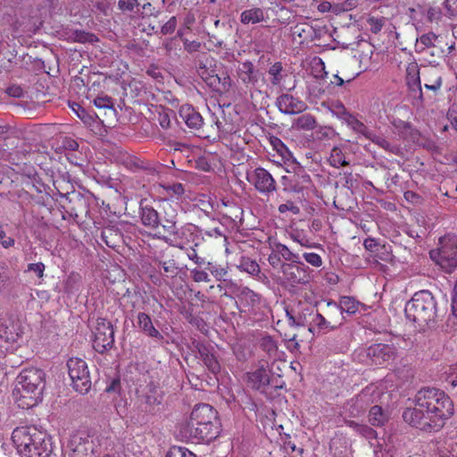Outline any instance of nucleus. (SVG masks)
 <instances>
[{"mask_svg": "<svg viewBox=\"0 0 457 457\" xmlns=\"http://www.w3.org/2000/svg\"><path fill=\"white\" fill-rule=\"evenodd\" d=\"M414 406L403 412V420L423 431H437L453 413V404L448 395L436 388H422L416 394Z\"/></svg>", "mask_w": 457, "mask_h": 457, "instance_id": "nucleus-1", "label": "nucleus"}, {"mask_svg": "<svg viewBox=\"0 0 457 457\" xmlns=\"http://www.w3.org/2000/svg\"><path fill=\"white\" fill-rule=\"evenodd\" d=\"M12 439L17 451L26 457H49L52 453L50 439L34 426L15 428Z\"/></svg>", "mask_w": 457, "mask_h": 457, "instance_id": "nucleus-2", "label": "nucleus"}, {"mask_svg": "<svg viewBox=\"0 0 457 457\" xmlns=\"http://www.w3.org/2000/svg\"><path fill=\"white\" fill-rule=\"evenodd\" d=\"M45 386V373L37 368L23 370L17 377L15 391L20 395L19 406L31 408L42 400Z\"/></svg>", "mask_w": 457, "mask_h": 457, "instance_id": "nucleus-3", "label": "nucleus"}, {"mask_svg": "<svg viewBox=\"0 0 457 457\" xmlns=\"http://www.w3.org/2000/svg\"><path fill=\"white\" fill-rule=\"evenodd\" d=\"M436 301L429 291H419L405 304L406 318L416 323L420 329H425L436 322Z\"/></svg>", "mask_w": 457, "mask_h": 457, "instance_id": "nucleus-4", "label": "nucleus"}, {"mask_svg": "<svg viewBox=\"0 0 457 457\" xmlns=\"http://www.w3.org/2000/svg\"><path fill=\"white\" fill-rule=\"evenodd\" d=\"M439 243L438 249L430 251V258L443 270L451 272L457 267V237L445 236Z\"/></svg>", "mask_w": 457, "mask_h": 457, "instance_id": "nucleus-5", "label": "nucleus"}, {"mask_svg": "<svg viewBox=\"0 0 457 457\" xmlns=\"http://www.w3.org/2000/svg\"><path fill=\"white\" fill-rule=\"evenodd\" d=\"M69 376L73 388L80 393L87 394L91 388V378L85 360L71 357L67 361Z\"/></svg>", "mask_w": 457, "mask_h": 457, "instance_id": "nucleus-6", "label": "nucleus"}, {"mask_svg": "<svg viewBox=\"0 0 457 457\" xmlns=\"http://www.w3.org/2000/svg\"><path fill=\"white\" fill-rule=\"evenodd\" d=\"M220 433V426L195 425L184 423L179 429V435L187 441L193 443L211 442Z\"/></svg>", "mask_w": 457, "mask_h": 457, "instance_id": "nucleus-7", "label": "nucleus"}, {"mask_svg": "<svg viewBox=\"0 0 457 457\" xmlns=\"http://www.w3.org/2000/svg\"><path fill=\"white\" fill-rule=\"evenodd\" d=\"M282 278L289 286L305 285L311 280V270L303 262H288L281 265Z\"/></svg>", "mask_w": 457, "mask_h": 457, "instance_id": "nucleus-8", "label": "nucleus"}, {"mask_svg": "<svg viewBox=\"0 0 457 457\" xmlns=\"http://www.w3.org/2000/svg\"><path fill=\"white\" fill-rule=\"evenodd\" d=\"M114 343V331L110 321L98 319L94 330L93 347L98 353H104Z\"/></svg>", "mask_w": 457, "mask_h": 457, "instance_id": "nucleus-9", "label": "nucleus"}, {"mask_svg": "<svg viewBox=\"0 0 457 457\" xmlns=\"http://www.w3.org/2000/svg\"><path fill=\"white\" fill-rule=\"evenodd\" d=\"M23 333L24 328L20 320L12 316L0 318V340L6 344H18Z\"/></svg>", "mask_w": 457, "mask_h": 457, "instance_id": "nucleus-10", "label": "nucleus"}, {"mask_svg": "<svg viewBox=\"0 0 457 457\" xmlns=\"http://www.w3.org/2000/svg\"><path fill=\"white\" fill-rule=\"evenodd\" d=\"M170 235L173 236V239L163 237L165 242L170 245L184 249L188 244L193 243L195 246H198L199 242V229L196 226L188 223L179 228H176L175 232Z\"/></svg>", "mask_w": 457, "mask_h": 457, "instance_id": "nucleus-11", "label": "nucleus"}, {"mask_svg": "<svg viewBox=\"0 0 457 457\" xmlns=\"http://www.w3.org/2000/svg\"><path fill=\"white\" fill-rule=\"evenodd\" d=\"M248 181L261 193H271L276 190V181L272 175L263 168H256L247 175Z\"/></svg>", "mask_w": 457, "mask_h": 457, "instance_id": "nucleus-12", "label": "nucleus"}, {"mask_svg": "<svg viewBox=\"0 0 457 457\" xmlns=\"http://www.w3.org/2000/svg\"><path fill=\"white\" fill-rule=\"evenodd\" d=\"M193 422L195 425L220 426L217 411L207 403L195 406L187 423Z\"/></svg>", "mask_w": 457, "mask_h": 457, "instance_id": "nucleus-13", "label": "nucleus"}, {"mask_svg": "<svg viewBox=\"0 0 457 457\" xmlns=\"http://www.w3.org/2000/svg\"><path fill=\"white\" fill-rule=\"evenodd\" d=\"M237 75L238 79L249 90L257 87L261 77L259 70H257L250 61H245L239 64L237 69Z\"/></svg>", "mask_w": 457, "mask_h": 457, "instance_id": "nucleus-14", "label": "nucleus"}, {"mask_svg": "<svg viewBox=\"0 0 457 457\" xmlns=\"http://www.w3.org/2000/svg\"><path fill=\"white\" fill-rule=\"evenodd\" d=\"M366 354L373 364L382 365L394 359L395 351L391 345L376 344L366 350Z\"/></svg>", "mask_w": 457, "mask_h": 457, "instance_id": "nucleus-15", "label": "nucleus"}, {"mask_svg": "<svg viewBox=\"0 0 457 457\" xmlns=\"http://www.w3.org/2000/svg\"><path fill=\"white\" fill-rule=\"evenodd\" d=\"M405 79L407 87L413 94V97L422 102L423 94L420 85V68L416 62H411L407 65Z\"/></svg>", "mask_w": 457, "mask_h": 457, "instance_id": "nucleus-16", "label": "nucleus"}, {"mask_svg": "<svg viewBox=\"0 0 457 457\" xmlns=\"http://www.w3.org/2000/svg\"><path fill=\"white\" fill-rule=\"evenodd\" d=\"M276 105L278 110L286 114H296L303 112L307 105L299 98L289 94H283L277 98Z\"/></svg>", "mask_w": 457, "mask_h": 457, "instance_id": "nucleus-17", "label": "nucleus"}, {"mask_svg": "<svg viewBox=\"0 0 457 457\" xmlns=\"http://www.w3.org/2000/svg\"><path fill=\"white\" fill-rule=\"evenodd\" d=\"M248 385L253 389H262L270 383V371L263 366L247 374Z\"/></svg>", "mask_w": 457, "mask_h": 457, "instance_id": "nucleus-18", "label": "nucleus"}, {"mask_svg": "<svg viewBox=\"0 0 457 457\" xmlns=\"http://www.w3.org/2000/svg\"><path fill=\"white\" fill-rule=\"evenodd\" d=\"M179 116L192 129H199L203 125V118L192 105L184 104L179 108Z\"/></svg>", "mask_w": 457, "mask_h": 457, "instance_id": "nucleus-19", "label": "nucleus"}, {"mask_svg": "<svg viewBox=\"0 0 457 457\" xmlns=\"http://www.w3.org/2000/svg\"><path fill=\"white\" fill-rule=\"evenodd\" d=\"M137 322L139 329L147 337L155 338L157 340L163 339V336L155 328L152 319L148 314L145 312H139L137 316Z\"/></svg>", "mask_w": 457, "mask_h": 457, "instance_id": "nucleus-20", "label": "nucleus"}, {"mask_svg": "<svg viewBox=\"0 0 457 457\" xmlns=\"http://www.w3.org/2000/svg\"><path fill=\"white\" fill-rule=\"evenodd\" d=\"M267 12L260 7H252L243 11L240 13V22L244 25H253L265 21Z\"/></svg>", "mask_w": 457, "mask_h": 457, "instance_id": "nucleus-21", "label": "nucleus"}, {"mask_svg": "<svg viewBox=\"0 0 457 457\" xmlns=\"http://www.w3.org/2000/svg\"><path fill=\"white\" fill-rule=\"evenodd\" d=\"M210 87L220 94H226L232 87V79L227 72L214 75L210 79Z\"/></svg>", "mask_w": 457, "mask_h": 457, "instance_id": "nucleus-22", "label": "nucleus"}, {"mask_svg": "<svg viewBox=\"0 0 457 457\" xmlns=\"http://www.w3.org/2000/svg\"><path fill=\"white\" fill-rule=\"evenodd\" d=\"M338 134L330 126H317L312 133V137L316 144H327L329 141L334 140Z\"/></svg>", "mask_w": 457, "mask_h": 457, "instance_id": "nucleus-23", "label": "nucleus"}, {"mask_svg": "<svg viewBox=\"0 0 457 457\" xmlns=\"http://www.w3.org/2000/svg\"><path fill=\"white\" fill-rule=\"evenodd\" d=\"M141 397L147 405L145 411H151L154 406L161 404L162 400V392L154 385H148Z\"/></svg>", "mask_w": 457, "mask_h": 457, "instance_id": "nucleus-24", "label": "nucleus"}, {"mask_svg": "<svg viewBox=\"0 0 457 457\" xmlns=\"http://www.w3.org/2000/svg\"><path fill=\"white\" fill-rule=\"evenodd\" d=\"M140 218L142 223L151 228H158L161 224L158 212L149 205H143L141 204Z\"/></svg>", "mask_w": 457, "mask_h": 457, "instance_id": "nucleus-25", "label": "nucleus"}, {"mask_svg": "<svg viewBox=\"0 0 457 457\" xmlns=\"http://www.w3.org/2000/svg\"><path fill=\"white\" fill-rule=\"evenodd\" d=\"M361 303L354 298L350 296H342L339 303L334 302H328V306H334L337 310H339L341 313L345 312L348 314H355L359 312Z\"/></svg>", "mask_w": 457, "mask_h": 457, "instance_id": "nucleus-26", "label": "nucleus"}, {"mask_svg": "<svg viewBox=\"0 0 457 457\" xmlns=\"http://www.w3.org/2000/svg\"><path fill=\"white\" fill-rule=\"evenodd\" d=\"M164 217L162 223L161 224L162 228L169 234L175 232L177 228V212L170 203L163 204Z\"/></svg>", "mask_w": 457, "mask_h": 457, "instance_id": "nucleus-27", "label": "nucleus"}, {"mask_svg": "<svg viewBox=\"0 0 457 457\" xmlns=\"http://www.w3.org/2000/svg\"><path fill=\"white\" fill-rule=\"evenodd\" d=\"M339 118L353 130L357 133L362 134L366 137V134L370 132L368 128L363 122L359 120L354 115L346 112L345 109L340 114Z\"/></svg>", "mask_w": 457, "mask_h": 457, "instance_id": "nucleus-28", "label": "nucleus"}, {"mask_svg": "<svg viewBox=\"0 0 457 457\" xmlns=\"http://www.w3.org/2000/svg\"><path fill=\"white\" fill-rule=\"evenodd\" d=\"M102 240L111 248H115L122 239L119 228L115 227H106L101 233Z\"/></svg>", "mask_w": 457, "mask_h": 457, "instance_id": "nucleus-29", "label": "nucleus"}, {"mask_svg": "<svg viewBox=\"0 0 457 457\" xmlns=\"http://www.w3.org/2000/svg\"><path fill=\"white\" fill-rule=\"evenodd\" d=\"M293 127L297 129L313 131L317 127V121L313 115L310 113H304L294 120Z\"/></svg>", "mask_w": 457, "mask_h": 457, "instance_id": "nucleus-30", "label": "nucleus"}, {"mask_svg": "<svg viewBox=\"0 0 457 457\" xmlns=\"http://www.w3.org/2000/svg\"><path fill=\"white\" fill-rule=\"evenodd\" d=\"M366 137L369 138L375 145H378L379 147L383 148L384 150L389 153L397 154L399 152L398 146L391 144L383 136L376 135L373 132L370 131L368 134H366Z\"/></svg>", "mask_w": 457, "mask_h": 457, "instance_id": "nucleus-31", "label": "nucleus"}, {"mask_svg": "<svg viewBox=\"0 0 457 457\" xmlns=\"http://www.w3.org/2000/svg\"><path fill=\"white\" fill-rule=\"evenodd\" d=\"M436 39H437V36L433 32H428V33L421 35L416 40L415 51L417 53L424 52L427 48L434 46Z\"/></svg>", "mask_w": 457, "mask_h": 457, "instance_id": "nucleus-32", "label": "nucleus"}, {"mask_svg": "<svg viewBox=\"0 0 457 457\" xmlns=\"http://www.w3.org/2000/svg\"><path fill=\"white\" fill-rule=\"evenodd\" d=\"M388 416L383 411L380 406H373L369 414V420L372 426H383L387 420Z\"/></svg>", "mask_w": 457, "mask_h": 457, "instance_id": "nucleus-33", "label": "nucleus"}, {"mask_svg": "<svg viewBox=\"0 0 457 457\" xmlns=\"http://www.w3.org/2000/svg\"><path fill=\"white\" fill-rule=\"evenodd\" d=\"M272 247L274 248V252L278 253L285 261L289 262H299V254L293 253L287 245L280 243H275Z\"/></svg>", "mask_w": 457, "mask_h": 457, "instance_id": "nucleus-34", "label": "nucleus"}, {"mask_svg": "<svg viewBox=\"0 0 457 457\" xmlns=\"http://www.w3.org/2000/svg\"><path fill=\"white\" fill-rule=\"evenodd\" d=\"M237 267L239 270L251 275H258L260 273L259 264L248 257H242Z\"/></svg>", "mask_w": 457, "mask_h": 457, "instance_id": "nucleus-35", "label": "nucleus"}, {"mask_svg": "<svg viewBox=\"0 0 457 457\" xmlns=\"http://www.w3.org/2000/svg\"><path fill=\"white\" fill-rule=\"evenodd\" d=\"M206 264V270L211 272L216 280L226 281L228 277V270L226 267L210 262H208Z\"/></svg>", "mask_w": 457, "mask_h": 457, "instance_id": "nucleus-36", "label": "nucleus"}, {"mask_svg": "<svg viewBox=\"0 0 457 457\" xmlns=\"http://www.w3.org/2000/svg\"><path fill=\"white\" fill-rule=\"evenodd\" d=\"M328 161L329 163L335 168L348 165V162H346L342 150L337 146L333 147V149L331 150Z\"/></svg>", "mask_w": 457, "mask_h": 457, "instance_id": "nucleus-37", "label": "nucleus"}, {"mask_svg": "<svg viewBox=\"0 0 457 457\" xmlns=\"http://www.w3.org/2000/svg\"><path fill=\"white\" fill-rule=\"evenodd\" d=\"M311 187V177L308 174H303L298 178V180L292 186L291 190L295 193H303L304 190L310 189Z\"/></svg>", "mask_w": 457, "mask_h": 457, "instance_id": "nucleus-38", "label": "nucleus"}, {"mask_svg": "<svg viewBox=\"0 0 457 457\" xmlns=\"http://www.w3.org/2000/svg\"><path fill=\"white\" fill-rule=\"evenodd\" d=\"M271 145L274 149L278 152V154L284 160H289L292 157L291 152L288 150L287 146L278 137H273L270 140Z\"/></svg>", "mask_w": 457, "mask_h": 457, "instance_id": "nucleus-39", "label": "nucleus"}, {"mask_svg": "<svg viewBox=\"0 0 457 457\" xmlns=\"http://www.w3.org/2000/svg\"><path fill=\"white\" fill-rule=\"evenodd\" d=\"M79 282V276L75 273L70 274L67 278L63 282V291L66 294H72L74 291H77L78 284Z\"/></svg>", "mask_w": 457, "mask_h": 457, "instance_id": "nucleus-40", "label": "nucleus"}, {"mask_svg": "<svg viewBox=\"0 0 457 457\" xmlns=\"http://www.w3.org/2000/svg\"><path fill=\"white\" fill-rule=\"evenodd\" d=\"M239 297L241 301L250 305H254L260 300L259 295L248 287H243L240 290Z\"/></svg>", "mask_w": 457, "mask_h": 457, "instance_id": "nucleus-41", "label": "nucleus"}, {"mask_svg": "<svg viewBox=\"0 0 457 457\" xmlns=\"http://www.w3.org/2000/svg\"><path fill=\"white\" fill-rule=\"evenodd\" d=\"M311 325L312 327H316L320 330H329L334 328V327L330 326V322L318 312L312 315Z\"/></svg>", "mask_w": 457, "mask_h": 457, "instance_id": "nucleus-42", "label": "nucleus"}, {"mask_svg": "<svg viewBox=\"0 0 457 457\" xmlns=\"http://www.w3.org/2000/svg\"><path fill=\"white\" fill-rule=\"evenodd\" d=\"M88 444L86 438H83L79 435H74L70 442V446L73 450V452L83 453L87 450L86 445Z\"/></svg>", "mask_w": 457, "mask_h": 457, "instance_id": "nucleus-43", "label": "nucleus"}, {"mask_svg": "<svg viewBox=\"0 0 457 457\" xmlns=\"http://www.w3.org/2000/svg\"><path fill=\"white\" fill-rule=\"evenodd\" d=\"M283 70L282 63L279 62L272 64L269 69V75L270 76V81L273 85H278L282 79L281 71Z\"/></svg>", "mask_w": 457, "mask_h": 457, "instance_id": "nucleus-44", "label": "nucleus"}, {"mask_svg": "<svg viewBox=\"0 0 457 457\" xmlns=\"http://www.w3.org/2000/svg\"><path fill=\"white\" fill-rule=\"evenodd\" d=\"M166 457H197L194 453L182 446H172Z\"/></svg>", "mask_w": 457, "mask_h": 457, "instance_id": "nucleus-45", "label": "nucleus"}, {"mask_svg": "<svg viewBox=\"0 0 457 457\" xmlns=\"http://www.w3.org/2000/svg\"><path fill=\"white\" fill-rule=\"evenodd\" d=\"M203 361L212 373L216 374L220 371V366L214 355L206 353Z\"/></svg>", "mask_w": 457, "mask_h": 457, "instance_id": "nucleus-46", "label": "nucleus"}, {"mask_svg": "<svg viewBox=\"0 0 457 457\" xmlns=\"http://www.w3.org/2000/svg\"><path fill=\"white\" fill-rule=\"evenodd\" d=\"M367 21L370 25V31L374 34H377L382 29L385 24V18L372 16L370 17Z\"/></svg>", "mask_w": 457, "mask_h": 457, "instance_id": "nucleus-47", "label": "nucleus"}, {"mask_svg": "<svg viewBox=\"0 0 457 457\" xmlns=\"http://www.w3.org/2000/svg\"><path fill=\"white\" fill-rule=\"evenodd\" d=\"M303 257L310 265L320 268L323 264L322 258L316 253H303Z\"/></svg>", "mask_w": 457, "mask_h": 457, "instance_id": "nucleus-48", "label": "nucleus"}, {"mask_svg": "<svg viewBox=\"0 0 457 457\" xmlns=\"http://www.w3.org/2000/svg\"><path fill=\"white\" fill-rule=\"evenodd\" d=\"M261 345L263 350L270 354L277 351V344L275 340L270 336L263 337L262 338Z\"/></svg>", "mask_w": 457, "mask_h": 457, "instance_id": "nucleus-49", "label": "nucleus"}, {"mask_svg": "<svg viewBox=\"0 0 457 457\" xmlns=\"http://www.w3.org/2000/svg\"><path fill=\"white\" fill-rule=\"evenodd\" d=\"M94 104L99 109H112V98L107 96H97L94 99Z\"/></svg>", "mask_w": 457, "mask_h": 457, "instance_id": "nucleus-50", "label": "nucleus"}, {"mask_svg": "<svg viewBox=\"0 0 457 457\" xmlns=\"http://www.w3.org/2000/svg\"><path fill=\"white\" fill-rule=\"evenodd\" d=\"M431 75H435L433 83L432 84L425 83L424 87L427 89L436 92L437 90L440 89V87L442 86V78L440 75H438L437 71L435 69H431Z\"/></svg>", "mask_w": 457, "mask_h": 457, "instance_id": "nucleus-51", "label": "nucleus"}, {"mask_svg": "<svg viewBox=\"0 0 457 457\" xmlns=\"http://www.w3.org/2000/svg\"><path fill=\"white\" fill-rule=\"evenodd\" d=\"M192 278L195 282H210V276L207 273V271L199 270V269H193L190 271Z\"/></svg>", "mask_w": 457, "mask_h": 457, "instance_id": "nucleus-52", "label": "nucleus"}, {"mask_svg": "<svg viewBox=\"0 0 457 457\" xmlns=\"http://www.w3.org/2000/svg\"><path fill=\"white\" fill-rule=\"evenodd\" d=\"M198 75L210 87V79H212L216 73L213 70H210L207 66H199L197 70Z\"/></svg>", "mask_w": 457, "mask_h": 457, "instance_id": "nucleus-53", "label": "nucleus"}, {"mask_svg": "<svg viewBox=\"0 0 457 457\" xmlns=\"http://www.w3.org/2000/svg\"><path fill=\"white\" fill-rule=\"evenodd\" d=\"M71 108L72 111L78 115L79 119H81L84 122H89L91 117L87 114L85 109H83L79 104L73 103L71 104Z\"/></svg>", "mask_w": 457, "mask_h": 457, "instance_id": "nucleus-54", "label": "nucleus"}, {"mask_svg": "<svg viewBox=\"0 0 457 457\" xmlns=\"http://www.w3.org/2000/svg\"><path fill=\"white\" fill-rule=\"evenodd\" d=\"M161 264L166 274L175 276L178 273V267L173 260L164 261Z\"/></svg>", "mask_w": 457, "mask_h": 457, "instance_id": "nucleus-55", "label": "nucleus"}, {"mask_svg": "<svg viewBox=\"0 0 457 457\" xmlns=\"http://www.w3.org/2000/svg\"><path fill=\"white\" fill-rule=\"evenodd\" d=\"M278 212L280 213H286L287 212H290L293 214H298L300 212V208L296 206L293 202H287L286 204H282L278 206Z\"/></svg>", "mask_w": 457, "mask_h": 457, "instance_id": "nucleus-56", "label": "nucleus"}, {"mask_svg": "<svg viewBox=\"0 0 457 457\" xmlns=\"http://www.w3.org/2000/svg\"><path fill=\"white\" fill-rule=\"evenodd\" d=\"M0 245L4 248L12 247L14 245V239L11 237H6L3 226L0 224Z\"/></svg>", "mask_w": 457, "mask_h": 457, "instance_id": "nucleus-57", "label": "nucleus"}, {"mask_svg": "<svg viewBox=\"0 0 457 457\" xmlns=\"http://www.w3.org/2000/svg\"><path fill=\"white\" fill-rule=\"evenodd\" d=\"M177 26V19L175 16L171 17L161 29L163 35L171 34L174 32Z\"/></svg>", "mask_w": 457, "mask_h": 457, "instance_id": "nucleus-58", "label": "nucleus"}, {"mask_svg": "<svg viewBox=\"0 0 457 457\" xmlns=\"http://www.w3.org/2000/svg\"><path fill=\"white\" fill-rule=\"evenodd\" d=\"M358 434L366 437L367 439H374L377 437V433L374 429L368 427L367 425H361V427H358Z\"/></svg>", "mask_w": 457, "mask_h": 457, "instance_id": "nucleus-59", "label": "nucleus"}, {"mask_svg": "<svg viewBox=\"0 0 457 457\" xmlns=\"http://www.w3.org/2000/svg\"><path fill=\"white\" fill-rule=\"evenodd\" d=\"M46 266L43 262L29 263L28 265V271H31L37 274L38 278H43Z\"/></svg>", "mask_w": 457, "mask_h": 457, "instance_id": "nucleus-60", "label": "nucleus"}, {"mask_svg": "<svg viewBox=\"0 0 457 457\" xmlns=\"http://www.w3.org/2000/svg\"><path fill=\"white\" fill-rule=\"evenodd\" d=\"M183 44L185 50L190 54L200 51L202 46L200 42L189 41L188 39H183Z\"/></svg>", "mask_w": 457, "mask_h": 457, "instance_id": "nucleus-61", "label": "nucleus"}, {"mask_svg": "<svg viewBox=\"0 0 457 457\" xmlns=\"http://www.w3.org/2000/svg\"><path fill=\"white\" fill-rule=\"evenodd\" d=\"M441 17V11L437 7H429L427 11V19L430 22H437Z\"/></svg>", "mask_w": 457, "mask_h": 457, "instance_id": "nucleus-62", "label": "nucleus"}, {"mask_svg": "<svg viewBox=\"0 0 457 457\" xmlns=\"http://www.w3.org/2000/svg\"><path fill=\"white\" fill-rule=\"evenodd\" d=\"M444 4L449 16L457 15V0H445Z\"/></svg>", "mask_w": 457, "mask_h": 457, "instance_id": "nucleus-63", "label": "nucleus"}, {"mask_svg": "<svg viewBox=\"0 0 457 457\" xmlns=\"http://www.w3.org/2000/svg\"><path fill=\"white\" fill-rule=\"evenodd\" d=\"M448 120L452 127L457 131V106L453 105L448 112Z\"/></svg>", "mask_w": 457, "mask_h": 457, "instance_id": "nucleus-64", "label": "nucleus"}]
</instances>
